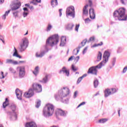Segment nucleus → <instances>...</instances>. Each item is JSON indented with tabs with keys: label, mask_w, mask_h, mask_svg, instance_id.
Masks as SVG:
<instances>
[{
	"label": "nucleus",
	"mask_w": 127,
	"mask_h": 127,
	"mask_svg": "<svg viewBox=\"0 0 127 127\" xmlns=\"http://www.w3.org/2000/svg\"><path fill=\"white\" fill-rule=\"evenodd\" d=\"M59 42V36L57 34L52 36L47 40L46 46L41 49V52L36 53V57L38 58H42L45 55V53H47L49 51V46H54V45L57 44Z\"/></svg>",
	"instance_id": "nucleus-1"
},
{
	"label": "nucleus",
	"mask_w": 127,
	"mask_h": 127,
	"mask_svg": "<svg viewBox=\"0 0 127 127\" xmlns=\"http://www.w3.org/2000/svg\"><path fill=\"white\" fill-rule=\"evenodd\" d=\"M7 106H9V108L11 111H7L6 114L11 121H16L17 119V109H16V105L12 103L9 104V101L8 98H5V101L2 104V107L3 109H5Z\"/></svg>",
	"instance_id": "nucleus-2"
},
{
	"label": "nucleus",
	"mask_w": 127,
	"mask_h": 127,
	"mask_svg": "<svg viewBox=\"0 0 127 127\" xmlns=\"http://www.w3.org/2000/svg\"><path fill=\"white\" fill-rule=\"evenodd\" d=\"M111 54L108 51H105L103 55V60L98 65L94 66H92L88 69L87 74H92V75H97L98 73V69H101L103 66H105V64L109 61V57H110Z\"/></svg>",
	"instance_id": "nucleus-3"
},
{
	"label": "nucleus",
	"mask_w": 127,
	"mask_h": 127,
	"mask_svg": "<svg viewBox=\"0 0 127 127\" xmlns=\"http://www.w3.org/2000/svg\"><path fill=\"white\" fill-rule=\"evenodd\" d=\"M113 16L116 20H127V15H126V9L120 8L113 13Z\"/></svg>",
	"instance_id": "nucleus-4"
},
{
	"label": "nucleus",
	"mask_w": 127,
	"mask_h": 127,
	"mask_svg": "<svg viewBox=\"0 0 127 127\" xmlns=\"http://www.w3.org/2000/svg\"><path fill=\"white\" fill-rule=\"evenodd\" d=\"M54 105L48 103L46 105L43 109V115L45 118H49L54 114Z\"/></svg>",
	"instance_id": "nucleus-5"
},
{
	"label": "nucleus",
	"mask_w": 127,
	"mask_h": 127,
	"mask_svg": "<svg viewBox=\"0 0 127 127\" xmlns=\"http://www.w3.org/2000/svg\"><path fill=\"white\" fill-rule=\"evenodd\" d=\"M70 94V89L67 87H63V89L59 91L58 95H55V98L57 101L58 100H63V98L67 97Z\"/></svg>",
	"instance_id": "nucleus-6"
},
{
	"label": "nucleus",
	"mask_w": 127,
	"mask_h": 127,
	"mask_svg": "<svg viewBox=\"0 0 127 127\" xmlns=\"http://www.w3.org/2000/svg\"><path fill=\"white\" fill-rule=\"evenodd\" d=\"M28 47V39L26 38H24L22 39L20 44L19 50L21 52L24 51Z\"/></svg>",
	"instance_id": "nucleus-7"
},
{
	"label": "nucleus",
	"mask_w": 127,
	"mask_h": 127,
	"mask_svg": "<svg viewBox=\"0 0 127 127\" xmlns=\"http://www.w3.org/2000/svg\"><path fill=\"white\" fill-rule=\"evenodd\" d=\"M66 17L70 16L72 18H75V8L74 6H71L66 8Z\"/></svg>",
	"instance_id": "nucleus-8"
},
{
	"label": "nucleus",
	"mask_w": 127,
	"mask_h": 127,
	"mask_svg": "<svg viewBox=\"0 0 127 127\" xmlns=\"http://www.w3.org/2000/svg\"><path fill=\"white\" fill-rule=\"evenodd\" d=\"M21 6V3L18 0H15L12 2L11 4V10H16L20 8Z\"/></svg>",
	"instance_id": "nucleus-9"
},
{
	"label": "nucleus",
	"mask_w": 127,
	"mask_h": 127,
	"mask_svg": "<svg viewBox=\"0 0 127 127\" xmlns=\"http://www.w3.org/2000/svg\"><path fill=\"white\" fill-rule=\"evenodd\" d=\"M55 114L57 116V117H58V116H61V117H67V115L68 114V112L66 111H64L61 109H57L56 110Z\"/></svg>",
	"instance_id": "nucleus-10"
},
{
	"label": "nucleus",
	"mask_w": 127,
	"mask_h": 127,
	"mask_svg": "<svg viewBox=\"0 0 127 127\" xmlns=\"http://www.w3.org/2000/svg\"><path fill=\"white\" fill-rule=\"evenodd\" d=\"M20 78H23L25 76V68L24 66H19L17 68Z\"/></svg>",
	"instance_id": "nucleus-11"
},
{
	"label": "nucleus",
	"mask_w": 127,
	"mask_h": 127,
	"mask_svg": "<svg viewBox=\"0 0 127 127\" xmlns=\"http://www.w3.org/2000/svg\"><path fill=\"white\" fill-rule=\"evenodd\" d=\"M117 92V89L116 88H111L110 89H107L104 91L105 94V98H107V97H109L110 95H112V94H115V93Z\"/></svg>",
	"instance_id": "nucleus-12"
},
{
	"label": "nucleus",
	"mask_w": 127,
	"mask_h": 127,
	"mask_svg": "<svg viewBox=\"0 0 127 127\" xmlns=\"http://www.w3.org/2000/svg\"><path fill=\"white\" fill-rule=\"evenodd\" d=\"M33 89L36 93H40L42 92V86L40 84L37 83H34L33 84Z\"/></svg>",
	"instance_id": "nucleus-13"
},
{
	"label": "nucleus",
	"mask_w": 127,
	"mask_h": 127,
	"mask_svg": "<svg viewBox=\"0 0 127 127\" xmlns=\"http://www.w3.org/2000/svg\"><path fill=\"white\" fill-rule=\"evenodd\" d=\"M64 73L67 77H69V75H70V72H69V69H67L65 66H63L60 70V74Z\"/></svg>",
	"instance_id": "nucleus-14"
},
{
	"label": "nucleus",
	"mask_w": 127,
	"mask_h": 127,
	"mask_svg": "<svg viewBox=\"0 0 127 127\" xmlns=\"http://www.w3.org/2000/svg\"><path fill=\"white\" fill-rule=\"evenodd\" d=\"M89 14L90 18L91 19H95V18H96V13L95 12V10L94 8H91L89 9Z\"/></svg>",
	"instance_id": "nucleus-15"
},
{
	"label": "nucleus",
	"mask_w": 127,
	"mask_h": 127,
	"mask_svg": "<svg viewBox=\"0 0 127 127\" xmlns=\"http://www.w3.org/2000/svg\"><path fill=\"white\" fill-rule=\"evenodd\" d=\"M91 41H95V36L90 37L88 41L87 39H85L81 42V45H82V46H85L87 42L89 43V42H91Z\"/></svg>",
	"instance_id": "nucleus-16"
},
{
	"label": "nucleus",
	"mask_w": 127,
	"mask_h": 127,
	"mask_svg": "<svg viewBox=\"0 0 127 127\" xmlns=\"http://www.w3.org/2000/svg\"><path fill=\"white\" fill-rule=\"evenodd\" d=\"M15 94L18 100L22 99V91L19 90L18 89H16L15 90Z\"/></svg>",
	"instance_id": "nucleus-17"
},
{
	"label": "nucleus",
	"mask_w": 127,
	"mask_h": 127,
	"mask_svg": "<svg viewBox=\"0 0 127 127\" xmlns=\"http://www.w3.org/2000/svg\"><path fill=\"white\" fill-rule=\"evenodd\" d=\"M24 96L25 98H31L32 97V88H30L28 92H25Z\"/></svg>",
	"instance_id": "nucleus-18"
},
{
	"label": "nucleus",
	"mask_w": 127,
	"mask_h": 127,
	"mask_svg": "<svg viewBox=\"0 0 127 127\" xmlns=\"http://www.w3.org/2000/svg\"><path fill=\"white\" fill-rule=\"evenodd\" d=\"M5 64H12V65H16V64H17V61H14L10 59H7L5 61Z\"/></svg>",
	"instance_id": "nucleus-19"
},
{
	"label": "nucleus",
	"mask_w": 127,
	"mask_h": 127,
	"mask_svg": "<svg viewBox=\"0 0 127 127\" xmlns=\"http://www.w3.org/2000/svg\"><path fill=\"white\" fill-rule=\"evenodd\" d=\"M13 52V57H16L17 58H19V59H21L22 58L21 56L18 55V53H17V50H16V48H15V47L14 48Z\"/></svg>",
	"instance_id": "nucleus-20"
},
{
	"label": "nucleus",
	"mask_w": 127,
	"mask_h": 127,
	"mask_svg": "<svg viewBox=\"0 0 127 127\" xmlns=\"http://www.w3.org/2000/svg\"><path fill=\"white\" fill-rule=\"evenodd\" d=\"M81 45H82V44H80L77 48L73 50V55H77L79 53V51H80V48H82V47H83Z\"/></svg>",
	"instance_id": "nucleus-21"
},
{
	"label": "nucleus",
	"mask_w": 127,
	"mask_h": 127,
	"mask_svg": "<svg viewBox=\"0 0 127 127\" xmlns=\"http://www.w3.org/2000/svg\"><path fill=\"white\" fill-rule=\"evenodd\" d=\"M61 39L60 46H64L66 44V37L62 36Z\"/></svg>",
	"instance_id": "nucleus-22"
},
{
	"label": "nucleus",
	"mask_w": 127,
	"mask_h": 127,
	"mask_svg": "<svg viewBox=\"0 0 127 127\" xmlns=\"http://www.w3.org/2000/svg\"><path fill=\"white\" fill-rule=\"evenodd\" d=\"M88 6H89V5L86 4L85 5L83 8V14L84 15H88Z\"/></svg>",
	"instance_id": "nucleus-23"
},
{
	"label": "nucleus",
	"mask_w": 127,
	"mask_h": 127,
	"mask_svg": "<svg viewBox=\"0 0 127 127\" xmlns=\"http://www.w3.org/2000/svg\"><path fill=\"white\" fill-rule=\"evenodd\" d=\"M40 83H43V84H46V83L48 82V75H46L43 78V80H41L39 81Z\"/></svg>",
	"instance_id": "nucleus-24"
},
{
	"label": "nucleus",
	"mask_w": 127,
	"mask_h": 127,
	"mask_svg": "<svg viewBox=\"0 0 127 127\" xmlns=\"http://www.w3.org/2000/svg\"><path fill=\"white\" fill-rule=\"evenodd\" d=\"M33 73L36 77L39 74V66H37L35 67L34 70L33 71Z\"/></svg>",
	"instance_id": "nucleus-25"
},
{
	"label": "nucleus",
	"mask_w": 127,
	"mask_h": 127,
	"mask_svg": "<svg viewBox=\"0 0 127 127\" xmlns=\"http://www.w3.org/2000/svg\"><path fill=\"white\" fill-rule=\"evenodd\" d=\"M74 24L72 23L67 24V25L66 26V28L67 29V30H72Z\"/></svg>",
	"instance_id": "nucleus-26"
},
{
	"label": "nucleus",
	"mask_w": 127,
	"mask_h": 127,
	"mask_svg": "<svg viewBox=\"0 0 127 127\" xmlns=\"http://www.w3.org/2000/svg\"><path fill=\"white\" fill-rule=\"evenodd\" d=\"M58 0H52L51 1V5L53 7H55L57 5H58Z\"/></svg>",
	"instance_id": "nucleus-27"
},
{
	"label": "nucleus",
	"mask_w": 127,
	"mask_h": 127,
	"mask_svg": "<svg viewBox=\"0 0 127 127\" xmlns=\"http://www.w3.org/2000/svg\"><path fill=\"white\" fill-rule=\"evenodd\" d=\"M9 12H10V10H8L5 12V13L2 16V19H3V20H5L6 16L8 15V13H9Z\"/></svg>",
	"instance_id": "nucleus-28"
},
{
	"label": "nucleus",
	"mask_w": 127,
	"mask_h": 127,
	"mask_svg": "<svg viewBox=\"0 0 127 127\" xmlns=\"http://www.w3.org/2000/svg\"><path fill=\"white\" fill-rule=\"evenodd\" d=\"M102 53L101 52H99L98 54L97 55V61L98 62L102 60Z\"/></svg>",
	"instance_id": "nucleus-29"
},
{
	"label": "nucleus",
	"mask_w": 127,
	"mask_h": 127,
	"mask_svg": "<svg viewBox=\"0 0 127 127\" xmlns=\"http://www.w3.org/2000/svg\"><path fill=\"white\" fill-rule=\"evenodd\" d=\"M41 105V101L40 100H37V101L36 102V105L35 107L37 108H38L40 107Z\"/></svg>",
	"instance_id": "nucleus-30"
},
{
	"label": "nucleus",
	"mask_w": 127,
	"mask_h": 127,
	"mask_svg": "<svg viewBox=\"0 0 127 127\" xmlns=\"http://www.w3.org/2000/svg\"><path fill=\"white\" fill-rule=\"evenodd\" d=\"M41 0H32V3L34 5H37L38 3H40Z\"/></svg>",
	"instance_id": "nucleus-31"
},
{
	"label": "nucleus",
	"mask_w": 127,
	"mask_h": 127,
	"mask_svg": "<svg viewBox=\"0 0 127 127\" xmlns=\"http://www.w3.org/2000/svg\"><path fill=\"white\" fill-rule=\"evenodd\" d=\"M93 84L94 88H97L99 85V80L97 79H95Z\"/></svg>",
	"instance_id": "nucleus-32"
},
{
	"label": "nucleus",
	"mask_w": 127,
	"mask_h": 127,
	"mask_svg": "<svg viewBox=\"0 0 127 127\" xmlns=\"http://www.w3.org/2000/svg\"><path fill=\"white\" fill-rule=\"evenodd\" d=\"M24 126L25 127H32V122H27Z\"/></svg>",
	"instance_id": "nucleus-33"
},
{
	"label": "nucleus",
	"mask_w": 127,
	"mask_h": 127,
	"mask_svg": "<svg viewBox=\"0 0 127 127\" xmlns=\"http://www.w3.org/2000/svg\"><path fill=\"white\" fill-rule=\"evenodd\" d=\"M103 45V42H101L99 44H95L94 45L91 46V48H94L95 47H98V46H102Z\"/></svg>",
	"instance_id": "nucleus-34"
},
{
	"label": "nucleus",
	"mask_w": 127,
	"mask_h": 127,
	"mask_svg": "<svg viewBox=\"0 0 127 127\" xmlns=\"http://www.w3.org/2000/svg\"><path fill=\"white\" fill-rule=\"evenodd\" d=\"M106 122H108V119H102L99 121V123L100 124H105Z\"/></svg>",
	"instance_id": "nucleus-35"
},
{
	"label": "nucleus",
	"mask_w": 127,
	"mask_h": 127,
	"mask_svg": "<svg viewBox=\"0 0 127 127\" xmlns=\"http://www.w3.org/2000/svg\"><path fill=\"white\" fill-rule=\"evenodd\" d=\"M52 29V25L50 24H48V26L47 27V31H50Z\"/></svg>",
	"instance_id": "nucleus-36"
},
{
	"label": "nucleus",
	"mask_w": 127,
	"mask_h": 127,
	"mask_svg": "<svg viewBox=\"0 0 127 127\" xmlns=\"http://www.w3.org/2000/svg\"><path fill=\"white\" fill-rule=\"evenodd\" d=\"M17 63L16 65H19L20 64H25L26 63V61H20L19 62L17 61Z\"/></svg>",
	"instance_id": "nucleus-37"
},
{
	"label": "nucleus",
	"mask_w": 127,
	"mask_h": 127,
	"mask_svg": "<svg viewBox=\"0 0 127 127\" xmlns=\"http://www.w3.org/2000/svg\"><path fill=\"white\" fill-rule=\"evenodd\" d=\"M71 70H72V71H73V72H75V71H77V70H78V69H77V68H76V67L75 66V65H74V64H72V65H71Z\"/></svg>",
	"instance_id": "nucleus-38"
},
{
	"label": "nucleus",
	"mask_w": 127,
	"mask_h": 127,
	"mask_svg": "<svg viewBox=\"0 0 127 127\" xmlns=\"http://www.w3.org/2000/svg\"><path fill=\"white\" fill-rule=\"evenodd\" d=\"M79 27H80V24H76L75 26V31H76V32H78Z\"/></svg>",
	"instance_id": "nucleus-39"
},
{
	"label": "nucleus",
	"mask_w": 127,
	"mask_h": 127,
	"mask_svg": "<svg viewBox=\"0 0 127 127\" xmlns=\"http://www.w3.org/2000/svg\"><path fill=\"white\" fill-rule=\"evenodd\" d=\"M4 78V75H3V72L1 71L0 72V79H3Z\"/></svg>",
	"instance_id": "nucleus-40"
},
{
	"label": "nucleus",
	"mask_w": 127,
	"mask_h": 127,
	"mask_svg": "<svg viewBox=\"0 0 127 127\" xmlns=\"http://www.w3.org/2000/svg\"><path fill=\"white\" fill-rule=\"evenodd\" d=\"M82 80H83L82 76L79 77L77 81V84L80 83L81 82V81H82Z\"/></svg>",
	"instance_id": "nucleus-41"
},
{
	"label": "nucleus",
	"mask_w": 127,
	"mask_h": 127,
	"mask_svg": "<svg viewBox=\"0 0 127 127\" xmlns=\"http://www.w3.org/2000/svg\"><path fill=\"white\" fill-rule=\"evenodd\" d=\"M84 20H85V23H89V22H91V20L89 18H87Z\"/></svg>",
	"instance_id": "nucleus-42"
},
{
	"label": "nucleus",
	"mask_w": 127,
	"mask_h": 127,
	"mask_svg": "<svg viewBox=\"0 0 127 127\" xmlns=\"http://www.w3.org/2000/svg\"><path fill=\"white\" fill-rule=\"evenodd\" d=\"M74 59H75V57L74 56H71L70 57L68 60V61L70 62V61H72Z\"/></svg>",
	"instance_id": "nucleus-43"
},
{
	"label": "nucleus",
	"mask_w": 127,
	"mask_h": 127,
	"mask_svg": "<svg viewBox=\"0 0 127 127\" xmlns=\"http://www.w3.org/2000/svg\"><path fill=\"white\" fill-rule=\"evenodd\" d=\"M127 71V66H125L124 68H123V70L122 71V73L123 74H125V73H126Z\"/></svg>",
	"instance_id": "nucleus-44"
},
{
	"label": "nucleus",
	"mask_w": 127,
	"mask_h": 127,
	"mask_svg": "<svg viewBox=\"0 0 127 127\" xmlns=\"http://www.w3.org/2000/svg\"><path fill=\"white\" fill-rule=\"evenodd\" d=\"M28 15V12L24 11L23 13V15L24 17H26V16H27Z\"/></svg>",
	"instance_id": "nucleus-45"
},
{
	"label": "nucleus",
	"mask_w": 127,
	"mask_h": 127,
	"mask_svg": "<svg viewBox=\"0 0 127 127\" xmlns=\"http://www.w3.org/2000/svg\"><path fill=\"white\" fill-rule=\"evenodd\" d=\"M86 104V102H83L81 103H80L77 108H80V107H81V106H84V105H85Z\"/></svg>",
	"instance_id": "nucleus-46"
},
{
	"label": "nucleus",
	"mask_w": 127,
	"mask_h": 127,
	"mask_svg": "<svg viewBox=\"0 0 127 127\" xmlns=\"http://www.w3.org/2000/svg\"><path fill=\"white\" fill-rule=\"evenodd\" d=\"M87 49H88V47H86L84 49V50L82 52L83 54H85V53H86V52H87Z\"/></svg>",
	"instance_id": "nucleus-47"
},
{
	"label": "nucleus",
	"mask_w": 127,
	"mask_h": 127,
	"mask_svg": "<svg viewBox=\"0 0 127 127\" xmlns=\"http://www.w3.org/2000/svg\"><path fill=\"white\" fill-rule=\"evenodd\" d=\"M78 94V91H75L74 93V94H73V98H76L77 97V95Z\"/></svg>",
	"instance_id": "nucleus-48"
},
{
	"label": "nucleus",
	"mask_w": 127,
	"mask_h": 127,
	"mask_svg": "<svg viewBox=\"0 0 127 127\" xmlns=\"http://www.w3.org/2000/svg\"><path fill=\"white\" fill-rule=\"evenodd\" d=\"M75 59V61H76V62H78V61H79V59H80V57L79 56H77L75 58H74Z\"/></svg>",
	"instance_id": "nucleus-49"
},
{
	"label": "nucleus",
	"mask_w": 127,
	"mask_h": 127,
	"mask_svg": "<svg viewBox=\"0 0 127 127\" xmlns=\"http://www.w3.org/2000/svg\"><path fill=\"white\" fill-rule=\"evenodd\" d=\"M32 127H37V125H36V123L34 122H32Z\"/></svg>",
	"instance_id": "nucleus-50"
},
{
	"label": "nucleus",
	"mask_w": 127,
	"mask_h": 127,
	"mask_svg": "<svg viewBox=\"0 0 127 127\" xmlns=\"http://www.w3.org/2000/svg\"><path fill=\"white\" fill-rule=\"evenodd\" d=\"M112 64L113 65H115V64H116V58H114L113 59Z\"/></svg>",
	"instance_id": "nucleus-51"
},
{
	"label": "nucleus",
	"mask_w": 127,
	"mask_h": 127,
	"mask_svg": "<svg viewBox=\"0 0 127 127\" xmlns=\"http://www.w3.org/2000/svg\"><path fill=\"white\" fill-rule=\"evenodd\" d=\"M68 101H69V100H68V99H64L63 102H64V103L65 104H67Z\"/></svg>",
	"instance_id": "nucleus-52"
},
{
	"label": "nucleus",
	"mask_w": 127,
	"mask_h": 127,
	"mask_svg": "<svg viewBox=\"0 0 127 127\" xmlns=\"http://www.w3.org/2000/svg\"><path fill=\"white\" fill-rule=\"evenodd\" d=\"M59 12H60V16H62V9H59Z\"/></svg>",
	"instance_id": "nucleus-53"
},
{
	"label": "nucleus",
	"mask_w": 127,
	"mask_h": 127,
	"mask_svg": "<svg viewBox=\"0 0 127 127\" xmlns=\"http://www.w3.org/2000/svg\"><path fill=\"white\" fill-rule=\"evenodd\" d=\"M24 11H25V12H28V9H27V7H24L23 8Z\"/></svg>",
	"instance_id": "nucleus-54"
},
{
	"label": "nucleus",
	"mask_w": 127,
	"mask_h": 127,
	"mask_svg": "<svg viewBox=\"0 0 127 127\" xmlns=\"http://www.w3.org/2000/svg\"><path fill=\"white\" fill-rule=\"evenodd\" d=\"M120 1L121 3H122V4H124L126 3H125L126 0H120Z\"/></svg>",
	"instance_id": "nucleus-55"
},
{
	"label": "nucleus",
	"mask_w": 127,
	"mask_h": 127,
	"mask_svg": "<svg viewBox=\"0 0 127 127\" xmlns=\"http://www.w3.org/2000/svg\"><path fill=\"white\" fill-rule=\"evenodd\" d=\"M0 40L3 42V43H4V41H3V39L2 38V36H0Z\"/></svg>",
	"instance_id": "nucleus-56"
},
{
	"label": "nucleus",
	"mask_w": 127,
	"mask_h": 127,
	"mask_svg": "<svg viewBox=\"0 0 127 127\" xmlns=\"http://www.w3.org/2000/svg\"><path fill=\"white\" fill-rule=\"evenodd\" d=\"M88 2L89 3V6H90V7H91L92 6V0H89Z\"/></svg>",
	"instance_id": "nucleus-57"
},
{
	"label": "nucleus",
	"mask_w": 127,
	"mask_h": 127,
	"mask_svg": "<svg viewBox=\"0 0 127 127\" xmlns=\"http://www.w3.org/2000/svg\"><path fill=\"white\" fill-rule=\"evenodd\" d=\"M25 6H27L28 7H29V8H32V7H29V4H25Z\"/></svg>",
	"instance_id": "nucleus-58"
},
{
	"label": "nucleus",
	"mask_w": 127,
	"mask_h": 127,
	"mask_svg": "<svg viewBox=\"0 0 127 127\" xmlns=\"http://www.w3.org/2000/svg\"><path fill=\"white\" fill-rule=\"evenodd\" d=\"M85 77H87V74H83L82 76H81V77L83 79L84 78H85Z\"/></svg>",
	"instance_id": "nucleus-59"
},
{
	"label": "nucleus",
	"mask_w": 127,
	"mask_h": 127,
	"mask_svg": "<svg viewBox=\"0 0 127 127\" xmlns=\"http://www.w3.org/2000/svg\"><path fill=\"white\" fill-rule=\"evenodd\" d=\"M4 2V0H0V4H2Z\"/></svg>",
	"instance_id": "nucleus-60"
},
{
	"label": "nucleus",
	"mask_w": 127,
	"mask_h": 127,
	"mask_svg": "<svg viewBox=\"0 0 127 127\" xmlns=\"http://www.w3.org/2000/svg\"><path fill=\"white\" fill-rule=\"evenodd\" d=\"M9 70L10 72H13V68H12V67H10L9 68Z\"/></svg>",
	"instance_id": "nucleus-61"
},
{
	"label": "nucleus",
	"mask_w": 127,
	"mask_h": 127,
	"mask_svg": "<svg viewBox=\"0 0 127 127\" xmlns=\"http://www.w3.org/2000/svg\"><path fill=\"white\" fill-rule=\"evenodd\" d=\"M119 117H121V110L118 111Z\"/></svg>",
	"instance_id": "nucleus-62"
},
{
	"label": "nucleus",
	"mask_w": 127,
	"mask_h": 127,
	"mask_svg": "<svg viewBox=\"0 0 127 127\" xmlns=\"http://www.w3.org/2000/svg\"><path fill=\"white\" fill-rule=\"evenodd\" d=\"M2 24H1V23H0V29H2Z\"/></svg>",
	"instance_id": "nucleus-63"
},
{
	"label": "nucleus",
	"mask_w": 127,
	"mask_h": 127,
	"mask_svg": "<svg viewBox=\"0 0 127 127\" xmlns=\"http://www.w3.org/2000/svg\"><path fill=\"white\" fill-rule=\"evenodd\" d=\"M127 4V0H125V3L124 4Z\"/></svg>",
	"instance_id": "nucleus-64"
}]
</instances>
